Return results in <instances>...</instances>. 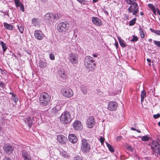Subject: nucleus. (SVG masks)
<instances>
[{
	"instance_id": "nucleus-1",
	"label": "nucleus",
	"mask_w": 160,
	"mask_h": 160,
	"mask_svg": "<svg viewBox=\"0 0 160 160\" xmlns=\"http://www.w3.org/2000/svg\"><path fill=\"white\" fill-rule=\"evenodd\" d=\"M59 119L61 122L63 124H68L72 120L70 112L67 111H65L62 113Z\"/></svg>"
},
{
	"instance_id": "nucleus-2",
	"label": "nucleus",
	"mask_w": 160,
	"mask_h": 160,
	"mask_svg": "<svg viewBox=\"0 0 160 160\" xmlns=\"http://www.w3.org/2000/svg\"><path fill=\"white\" fill-rule=\"evenodd\" d=\"M94 60L92 58L89 56L86 57L84 60V65L87 68L90 70H94L95 64L94 63Z\"/></svg>"
},
{
	"instance_id": "nucleus-3",
	"label": "nucleus",
	"mask_w": 160,
	"mask_h": 160,
	"mask_svg": "<svg viewBox=\"0 0 160 160\" xmlns=\"http://www.w3.org/2000/svg\"><path fill=\"white\" fill-rule=\"evenodd\" d=\"M50 98L49 95L45 92H42L39 97V102L40 104L44 106H46L49 102Z\"/></svg>"
},
{
	"instance_id": "nucleus-4",
	"label": "nucleus",
	"mask_w": 160,
	"mask_h": 160,
	"mask_svg": "<svg viewBox=\"0 0 160 160\" xmlns=\"http://www.w3.org/2000/svg\"><path fill=\"white\" fill-rule=\"evenodd\" d=\"M59 18L58 14H54L52 13H47L44 16V19L47 22H54Z\"/></svg>"
},
{
	"instance_id": "nucleus-5",
	"label": "nucleus",
	"mask_w": 160,
	"mask_h": 160,
	"mask_svg": "<svg viewBox=\"0 0 160 160\" xmlns=\"http://www.w3.org/2000/svg\"><path fill=\"white\" fill-rule=\"evenodd\" d=\"M90 149V144L87 140L83 138L82 139L81 145V151L84 153L88 152Z\"/></svg>"
},
{
	"instance_id": "nucleus-6",
	"label": "nucleus",
	"mask_w": 160,
	"mask_h": 160,
	"mask_svg": "<svg viewBox=\"0 0 160 160\" xmlns=\"http://www.w3.org/2000/svg\"><path fill=\"white\" fill-rule=\"evenodd\" d=\"M69 24L67 22H61L57 26V29L60 32H65L68 30Z\"/></svg>"
},
{
	"instance_id": "nucleus-7",
	"label": "nucleus",
	"mask_w": 160,
	"mask_h": 160,
	"mask_svg": "<svg viewBox=\"0 0 160 160\" xmlns=\"http://www.w3.org/2000/svg\"><path fill=\"white\" fill-rule=\"evenodd\" d=\"M61 92L62 95L66 98H71L73 95V92L72 89L68 87L62 88Z\"/></svg>"
},
{
	"instance_id": "nucleus-8",
	"label": "nucleus",
	"mask_w": 160,
	"mask_h": 160,
	"mask_svg": "<svg viewBox=\"0 0 160 160\" xmlns=\"http://www.w3.org/2000/svg\"><path fill=\"white\" fill-rule=\"evenodd\" d=\"M151 147L153 151L157 153L158 155H160V145L158 142L155 141H152Z\"/></svg>"
},
{
	"instance_id": "nucleus-9",
	"label": "nucleus",
	"mask_w": 160,
	"mask_h": 160,
	"mask_svg": "<svg viewBox=\"0 0 160 160\" xmlns=\"http://www.w3.org/2000/svg\"><path fill=\"white\" fill-rule=\"evenodd\" d=\"M78 56L77 54L71 53L69 54L68 59L70 62L73 65H76L78 62Z\"/></svg>"
},
{
	"instance_id": "nucleus-10",
	"label": "nucleus",
	"mask_w": 160,
	"mask_h": 160,
	"mask_svg": "<svg viewBox=\"0 0 160 160\" xmlns=\"http://www.w3.org/2000/svg\"><path fill=\"white\" fill-rule=\"evenodd\" d=\"M126 2L129 5H133L134 8L135 9L133 12V15H136L139 11V7L137 3L136 2V0H125Z\"/></svg>"
},
{
	"instance_id": "nucleus-11",
	"label": "nucleus",
	"mask_w": 160,
	"mask_h": 160,
	"mask_svg": "<svg viewBox=\"0 0 160 160\" xmlns=\"http://www.w3.org/2000/svg\"><path fill=\"white\" fill-rule=\"evenodd\" d=\"M72 126L76 130L81 131L83 128L82 124L79 120H75L73 123Z\"/></svg>"
},
{
	"instance_id": "nucleus-12",
	"label": "nucleus",
	"mask_w": 160,
	"mask_h": 160,
	"mask_svg": "<svg viewBox=\"0 0 160 160\" xmlns=\"http://www.w3.org/2000/svg\"><path fill=\"white\" fill-rule=\"evenodd\" d=\"M95 123L94 118L93 117H89L87 119L86 125L87 127L90 128H92Z\"/></svg>"
},
{
	"instance_id": "nucleus-13",
	"label": "nucleus",
	"mask_w": 160,
	"mask_h": 160,
	"mask_svg": "<svg viewBox=\"0 0 160 160\" xmlns=\"http://www.w3.org/2000/svg\"><path fill=\"white\" fill-rule=\"evenodd\" d=\"M118 106V104L116 102L111 101L108 103V109L111 111H115Z\"/></svg>"
},
{
	"instance_id": "nucleus-14",
	"label": "nucleus",
	"mask_w": 160,
	"mask_h": 160,
	"mask_svg": "<svg viewBox=\"0 0 160 160\" xmlns=\"http://www.w3.org/2000/svg\"><path fill=\"white\" fill-rule=\"evenodd\" d=\"M22 158L23 160H32V157L30 152L23 150L22 152Z\"/></svg>"
},
{
	"instance_id": "nucleus-15",
	"label": "nucleus",
	"mask_w": 160,
	"mask_h": 160,
	"mask_svg": "<svg viewBox=\"0 0 160 160\" xmlns=\"http://www.w3.org/2000/svg\"><path fill=\"white\" fill-rule=\"evenodd\" d=\"M34 36L36 38L39 40L43 39L45 37V35L42 32L39 30L35 31L34 32Z\"/></svg>"
},
{
	"instance_id": "nucleus-16",
	"label": "nucleus",
	"mask_w": 160,
	"mask_h": 160,
	"mask_svg": "<svg viewBox=\"0 0 160 160\" xmlns=\"http://www.w3.org/2000/svg\"><path fill=\"white\" fill-rule=\"evenodd\" d=\"M5 152L8 153H10L13 151L14 148L9 144H5L3 147Z\"/></svg>"
},
{
	"instance_id": "nucleus-17",
	"label": "nucleus",
	"mask_w": 160,
	"mask_h": 160,
	"mask_svg": "<svg viewBox=\"0 0 160 160\" xmlns=\"http://www.w3.org/2000/svg\"><path fill=\"white\" fill-rule=\"evenodd\" d=\"M58 74L59 76L63 80H65L67 78V74L64 68H61L58 70Z\"/></svg>"
},
{
	"instance_id": "nucleus-18",
	"label": "nucleus",
	"mask_w": 160,
	"mask_h": 160,
	"mask_svg": "<svg viewBox=\"0 0 160 160\" xmlns=\"http://www.w3.org/2000/svg\"><path fill=\"white\" fill-rule=\"evenodd\" d=\"M57 140L59 143H65L67 140V138L62 134H59L57 136Z\"/></svg>"
},
{
	"instance_id": "nucleus-19",
	"label": "nucleus",
	"mask_w": 160,
	"mask_h": 160,
	"mask_svg": "<svg viewBox=\"0 0 160 160\" xmlns=\"http://www.w3.org/2000/svg\"><path fill=\"white\" fill-rule=\"evenodd\" d=\"M68 138L70 142L73 143H76L78 141V138L76 135L74 134H70L69 135Z\"/></svg>"
},
{
	"instance_id": "nucleus-20",
	"label": "nucleus",
	"mask_w": 160,
	"mask_h": 160,
	"mask_svg": "<svg viewBox=\"0 0 160 160\" xmlns=\"http://www.w3.org/2000/svg\"><path fill=\"white\" fill-rule=\"evenodd\" d=\"M25 122L28 124L29 128L31 127L34 121L33 117H28L24 119Z\"/></svg>"
},
{
	"instance_id": "nucleus-21",
	"label": "nucleus",
	"mask_w": 160,
	"mask_h": 160,
	"mask_svg": "<svg viewBox=\"0 0 160 160\" xmlns=\"http://www.w3.org/2000/svg\"><path fill=\"white\" fill-rule=\"evenodd\" d=\"M92 22L97 26H100L102 24V22L100 19L97 17H93L92 18Z\"/></svg>"
},
{
	"instance_id": "nucleus-22",
	"label": "nucleus",
	"mask_w": 160,
	"mask_h": 160,
	"mask_svg": "<svg viewBox=\"0 0 160 160\" xmlns=\"http://www.w3.org/2000/svg\"><path fill=\"white\" fill-rule=\"evenodd\" d=\"M60 155L63 158L66 159H68L70 157V155L68 153L63 150H61L60 151Z\"/></svg>"
},
{
	"instance_id": "nucleus-23",
	"label": "nucleus",
	"mask_w": 160,
	"mask_h": 160,
	"mask_svg": "<svg viewBox=\"0 0 160 160\" xmlns=\"http://www.w3.org/2000/svg\"><path fill=\"white\" fill-rule=\"evenodd\" d=\"M10 94L12 95L11 98V101L13 102L14 103H13V106L16 105L17 102H18V99L16 95L13 93H10Z\"/></svg>"
},
{
	"instance_id": "nucleus-24",
	"label": "nucleus",
	"mask_w": 160,
	"mask_h": 160,
	"mask_svg": "<svg viewBox=\"0 0 160 160\" xmlns=\"http://www.w3.org/2000/svg\"><path fill=\"white\" fill-rule=\"evenodd\" d=\"M38 65L41 68H46L47 66V63L46 62L42 60H40L38 63Z\"/></svg>"
},
{
	"instance_id": "nucleus-25",
	"label": "nucleus",
	"mask_w": 160,
	"mask_h": 160,
	"mask_svg": "<svg viewBox=\"0 0 160 160\" xmlns=\"http://www.w3.org/2000/svg\"><path fill=\"white\" fill-rule=\"evenodd\" d=\"M118 38L121 46L123 48L126 47V44L125 43L124 40L122 39L120 37H118Z\"/></svg>"
},
{
	"instance_id": "nucleus-26",
	"label": "nucleus",
	"mask_w": 160,
	"mask_h": 160,
	"mask_svg": "<svg viewBox=\"0 0 160 160\" xmlns=\"http://www.w3.org/2000/svg\"><path fill=\"white\" fill-rule=\"evenodd\" d=\"M4 28L10 30H12L13 28V26L10 24H8L6 22L4 23Z\"/></svg>"
},
{
	"instance_id": "nucleus-27",
	"label": "nucleus",
	"mask_w": 160,
	"mask_h": 160,
	"mask_svg": "<svg viewBox=\"0 0 160 160\" xmlns=\"http://www.w3.org/2000/svg\"><path fill=\"white\" fill-rule=\"evenodd\" d=\"M148 6L150 9H151L152 11L153 12L155 15H156V9L155 8L152 4H148Z\"/></svg>"
},
{
	"instance_id": "nucleus-28",
	"label": "nucleus",
	"mask_w": 160,
	"mask_h": 160,
	"mask_svg": "<svg viewBox=\"0 0 160 160\" xmlns=\"http://www.w3.org/2000/svg\"><path fill=\"white\" fill-rule=\"evenodd\" d=\"M58 106H57L52 108L51 110V112L52 114H54L57 112L60 109L58 108Z\"/></svg>"
},
{
	"instance_id": "nucleus-29",
	"label": "nucleus",
	"mask_w": 160,
	"mask_h": 160,
	"mask_svg": "<svg viewBox=\"0 0 160 160\" xmlns=\"http://www.w3.org/2000/svg\"><path fill=\"white\" fill-rule=\"evenodd\" d=\"M81 90L85 95L87 93V88L84 85H82L81 87Z\"/></svg>"
},
{
	"instance_id": "nucleus-30",
	"label": "nucleus",
	"mask_w": 160,
	"mask_h": 160,
	"mask_svg": "<svg viewBox=\"0 0 160 160\" xmlns=\"http://www.w3.org/2000/svg\"><path fill=\"white\" fill-rule=\"evenodd\" d=\"M17 27L18 29L20 32L22 34L23 33L24 31V28L22 25L21 24H19L18 25Z\"/></svg>"
},
{
	"instance_id": "nucleus-31",
	"label": "nucleus",
	"mask_w": 160,
	"mask_h": 160,
	"mask_svg": "<svg viewBox=\"0 0 160 160\" xmlns=\"http://www.w3.org/2000/svg\"><path fill=\"white\" fill-rule=\"evenodd\" d=\"M0 44L2 46L3 52H4L7 48L6 44L3 41H1Z\"/></svg>"
},
{
	"instance_id": "nucleus-32",
	"label": "nucleus",
	"mask_w": 160,
	"mask_h": 160,
	"mask_svg": "<svg viewBox=\"0 0 160 160\" xmlns=\"http://www.w3.org/2000/svg\"><path fill=\"white\" fill-rule=\"evenodd\" d=\"M135 9L134 8L133 5L130 6L128 9V12L129 13L132 12L133 14V12Z\"/></svg>"
},
{
	"instance_id": "nucleus-33",
	"label": "nucleus",
	"mask_w": 160,
	"mask_h": 160,
	"mask_svg": "<svg viewBox=\"0 0 160 160\" xmlns=\"http://www.w3.org/2000/svg\"><path fill=\"white\" fill-rule=\"evenodd\" d=\"M141 100L142 102L144 100V99L146 96V92L144 90H143L141 92Z\"/></svg>"
},
{
	"instance_id": "nucleus-34",
	"label": "nucleus",
	"mask_w": 160,
	"mask_h": 160,
	"mask_svg": "<svg viewBox=\"0 0 160 160\" xmlns=\"http://www.w3.org/2000/svg\"><path fill=\"white\" fill-rule=\"evenodd\" d=\"M139 137L141 138V140L144 141H148L150 139V138L147 135H145L142 137L140 136Z\"/></svg>"
},
{
	"instance_id": "nucleus-35",
	"label": "nucleus",
	"mask_w": 160,
	"mask_h": 160,
	"mask_svg": "<svg viewBox=\"0 0 160 160\" xmlns=\"http://www.w3.org/2000/svg\"><path fill=\"white\" fill-rule=\"evenodd\" d=\"M14 2L16 7H18L22 3L20 2L19 0H14Z\"/></svg>"
},
{
	"instance_id": "nucleus-36",
	"label": "nucleus",
	"mask_w": 160,
	"mask_h": 160,
	"mask_svg": "<svg viewBox=\"0 0 160 160\" xmlns=\"http://www.w3.org/2000/svg\"><path fill=\"white\" fill-rule=\"evenodd\" d=\"M150 30L152 32L160 36V30H154L151 28H150Z\"/></svg>"
},
{
	"instance_id": "nucleus-37",
	"label": "nucleus",
	"mask_w": 160,
	"mask_h": 160,
	"mask_svg": "<svg viewBox=\"0 0 160 160\" xmlns=\"http://www.w3.org/2000/svg\"><path fill=\"white\" fill-rule=\"evenodd\" d=\"M139 30L141 38H144L145 37V34L141 28H140Z\"/></svg>"
},
{
	"instance_id": "nucleus-38",
	"label": "nucleus",
	"mask_w": 160,
	"mask_h": 160,
	"mask_svg": "<svg viewBox=\"0 0 160 160\" xmlns=\"http://www.w3.org/2000/svg\"><path fill=\"white\" fill-rule=\"evenodd\" d=\"M106 144L109 151H110V152H113L114 150L113 148L112 147V146L110 144L108 143L107 142L106 143Z\"/></svg>"
},
{
	"instance_id": "nucleus-39",
	"label": "nucleus",
	"mask_w": 160,
	"mask_h": 160,
	"mask_svg": "<svg viewBox=\"0 0 160 160\" xmlns=\"http://www.w3.org/2000/svg\"><path fill=\"white\" fill-rule=\"evenodd\" d=\"M136 21V18L133 19L130 21L129 25L130 26H132L134 25L135 24Z\"/></svg>"
},
{
	"instance_id": "nucleus-40",
	"label": "nucleus",
	"mask_w": 160,
	"mask_h": 160,
	"mask_svg": "<svg viewBox=\"0 0 160 160\" xmlns=\"http://www.w3.org/2000/svg\"><path fill=\"white\" fill-rule=\"evenodd\" d=\"M153 42L157 47L160 48V41L153 40Z\"/></svg>"
},
{
	"instance_id": "nucleus-41",
	"label": "nucleus",
	"mask_w": 160,
	"mask_h": 160,
	"mask_svg": "<svg viewBox=\"0 0 160 160\" xmlns=\"http://www.w3.org/2000/svg\"><path fill=\"white\" fill-rule=\"evenodd\" d=\"M38 19L37 18H34L32 19V22L33 24H34L35 25H36L38 22Z\"/></svg>"
},
{
	"instance_id": "nucleus-42",
	"label": "nucleus",
	"mask_w": 160,
	"mask_h": 160,
	"mask_svg": "<svg viewBox=\"0 0 160 160\" xmlns=\"http://www.w3.org/2000/svg\"><path fill=\"white\" fill-rule=\"evenodd\" d=\"M49 57L51 60H54L55 59V56L53 53H51L49 54Z\"/></svg>"
},
{
	"instance_id": "nucleus-43",
	"label": "nucleus",
	"mask_w": 160,
	"mask_h": 160,
	"mask_svg": "<svg viewBox=\"0 0 160 160\" xmlns=\"http://www.w3.org/2000/svg\"><path fill=\"white\" fill-rule=\"evenodd\" d=\"M138 38L136 36H133V38L131 39V41L132 42H136L138 40Z\"/></svg>"
},
{
	"instance_id": "nucleus-44",
	"label": "nucleus",
	"mask_w": 160,
	"mask_h": 160,
	"mask_svg": "<svg viewBox=\"0 0 160 160\" xmlns=\"http://www.w3.org/2000/svg\"><path fill=\"white\" fill-rule=\"evenodd\" d=\"M19 7H20V10L22 12H24V8L23 3L21 4V5L19 6Z\"/></svg>"
},
{
	"instance_id": "nucleus-45",
	"label": "nucleus",
	"mask_w": 160,
	"mask_h": 160,
	"mask_svg": "<svg viewBox=\"0 0 160 160\" xmlns=\"http://www.w3.org/2000/svg\"><path fill=\"white\" fill-rule=\"evenodd\" d=\"M80 3H82L83 4H85L86 2V0H77Z\"/></svg>"
},
{
	"instance_id": "nucleus-46",
	"label": "nucleus",
	"mask_w": 160,
	"mask_h": 160,
	"mask_svg": "<svg viewBox=\"0 0 160 160\" xmlns=\"http://www.w3.org/2000/svg\"><path fill=\"white\" fill-rule=\"evenodd\" d=\"M74 160H82V158L80 156H78L75 157Z\"/></svg>"
},
{
	"instance_id": "nucleus-47",
	"label": "nucleus",
	"mask_w": 160,
	"mask_h": 160,
	"mask_svg": "<svg viewBox=\"0 0 160 160\" xmlns=\"http://www.w3.org/2000/svg\"><path fill=\"white\" fill-rule=\"evenodd\" d=\"M153 117L154 118L156 119L160 117V114L159 113H158L156 114H155L153 115Z\"/></svg>"
},
{
	"instance_id": "nucleus-48",
	"label": "nucleus",
	"mask_w": 160,
	"mask_h": 160,
	"mask_svg": "<svg viewBox=\"0 0 160 160\" xmlns=\"http://www.w3.org/2000/svg\"><path fill=\"white\" fill-rule=\"evenodd\" d=\"M100 141L101 143L102 144L104 141V138L102 137H101L100 138Z\"/></svg>"
},
{
	"instance_id": "nucleus-49",
	"label": "nucleus",
	"mask_w": 160,
	"mask_h": 160,
	"mask_svg": "<svg viewBox=\"0 0 160 160\" xmlns=\"http://www.w3.org/2000/svg\"><path fill=\"white\" fill-rule=\"evenodd\" d=\"M122 137L120 136H118L116 138V140L118 141H120Z\"/></svg>"
},
{
	"instance_id": "nucleus-50",
	"label": "nucleus",
	"mask_w": 160,
	"mask_h": 160,
	"mask_svg": "<svg viewBox=\"0 0 160 160\" xmlns=\"http://www.w3.org/2000/svg\"><path fill=\"white\" fill-rule=\"evenodd\" d=\"M128 149L129 150L131 151V152L133 151V148L130 147H128Z\"/></svg>"
},
{
	"instance_id": "nucleus-51",
	"label": "nucleus",
	"mask_w": 160,
	"mask_h": 160,
	"mask_svg": "<svg viewBox=\"0 0 160 160\" xmlns=\"http://www.w3.org/2000/svg\"><path fill=\"white\" fill-rule=\"evenodd\" d=\"M115 46L116 47V48H117L118 47V42H115L114 44Z\"/></svg>"
},
{
	"instance_id": "nucleus-52",
	"label": "nucleus",
	"mask_w": 160,
	"mask_h": 160,
	"mask_svg": "<svg viewBox=\"0 0 160 160\" xmlns=\"http://www.w3.org/2000/svg\"><path fill=\"white\" fill-rule=\"evenodd\" d=\"M157 10V12L158 13L159 15H160V11H159V10L158 9V8H157V9H156V11Z\"/></svg>"
},
{
	"instance_id": "nucleus-53",
	"label": "nucleus",
	"mask_w": 160,
	"mask_h": 160,
	"mask_svg": "<svg viewBox=\"0 0 160 160\" xmlns=\"http://www.w3.org/2000/svg\"><path fill=\"white\" fill-rule=\"evenodd\" d=\"M3 160H10V159L8 157H5Z\"/></svg>"
},
{
	"instance_id": "nucleus-54",
	"label": "nucleus",
	"mask_w": 160,
	"mask_h": 160,
	"mask_svg": "<svg viewBox=\"0 0 160 160\" xmlns=\"http://www.w3.org/2000/svg\"><path fill=\"white\" fill-rule=\"evenodd\" d=\"M147 61L148 62L150 63V64H149V65H150V63H151V62L150 59H149V58H148V59H147Z\"/></svg>"
},
{
	"instance_id": "nucleus-55",
	"label": "nucleus",
	"mask_w": 160,
	"mask_h": 160,
	"mask_svg": "<svg viewBox=\"0 0 160 160\" xmlns=\"http://www.w3.org/2000/svg\"><path fill=\"white\" fill-rule=\"evenodd\" d=\"M131 129L132 130H133V131H136V129L134 128H133V127H132L131 128Z\"/></svg>"
},
{
	"instance_id": "nucleus-56",
	"label": "nucleus",
	"mask_w": 160,
	"mask_h": 160,
	"mask_svg": "<svg viewBox=\"0 0 160 160\" xmlns=\"http://www.w3.org/2000/svg\"><path fill=\"white\" fill-rule=\"evenodd\" d=\"M136 131L138 133H141V132L140 130L137 129H136Z\"/></svg>"
},
{
	"instance_id": "nucleus-57",
	"label": "nucleus",
	"mask_w": 160,
	"mask_h": 160,
	"mask_svg": "<svg viewBox=\"0 0 160 160\" xmlns=\"http://www.w3.org/2000/svg\"><path fill=\"white\" fill-rule=\"evenodd\" d=\"M104 13L106 14H108V12L106 11H104Z\"/></svg>"
},
{
	"instance_id": "nucleus-58",
	"label": "nucleus",
	"mask_w": 160,
	"mask_h": 160,
	"mask_svg": "<svg viewBox=\"0 0 160 160\" xmlns=\"http://www.w3.org/2000/svg\"><path fill=\"white\" fill-rule=\"evenodd\" d=\"M93 56L94 57H97V55L96 54H93Z\"/></svg>"
},
{
	"instance_id": "nucleus-59",
	"label": "nucleus",
	"mask_w": 160,
	"mask_h": 160,
	"mask_svg": "<svg viewBox=\"0 0 160 160\" xmlns=\"http://www.w3.org/2000/svg\"><path fill=\"white\" fill-rule=\"evenodd\" d=\"M98 0H93V2H97Z\"/></svg>"
},
{
	"instance_id": "nucleus-60",
	"label": "nucleus",
	"mask_w": 160,
	"mask_h": 160,
	"mask_svg": "<svg viewBox=\"0 0 160 160\" xmlns=\"http://www.w3.org/2000/svg\"><path fill=\"white\" fill-rule=\"evenodd\" d=\"M152 39H149V42H152Z\"/></svg>"
},
{
	"instance_id": "nucleus-61",
	"label": "nucleus",
	"mask_w": 160,
	"mask_h": 160,
	"mask_svg": "<svg viewBox=\"0 0 160 160\" xmlns=\"http://www.w3.org/2000/svg\"><path fill=\"white\" fill-rule=\"evenodd\" d=\"M140 14L141 15H143V13L142 12H141Z\"/></svg>"
},
{
	"instance_id": "nucleus-62",
	"label": "nucleus",
	"mask_w": 160,
	"mask_h": 160,
	"mask_svg": "<svg viewBox=\"0 0 160 160\" xmlns=\"http://www.w3.org/2000/svg\"><path fill=\"white\" fill-rule=\"evenodd\" d=\"M158 126L160 127V122H158Z\"/></svg>"
},
{
	"instance_id": "nucleus-63",
	"label": "nucleus",
	"mask_w": 160,
	"mask_h": 160,
	"mask_svg": "<svg viewBox=\"0 0 160 160\" xmlns=\"http://www.w3.org/2000/svg\"><path fill=\"white\" fill-rule=\"evenodd\" d=\"M1 129H2V127H0V131H1Z\"/></svg>"
},
{
	"instance_id": "nucleus-64",
	"label": "nucleus",
	"mask_w": 160,
	"mask_h": 160,
	"mask_svg": "<svg viewBox=\"0 0 160 160\" xmlns=\"http://www.w3.org/2000/svg\"><path fill=\"white\" fill-rule=\"evenodd\" d=\"M42 1H45V0H42Z\"/></svg>"
}]
</instances>
